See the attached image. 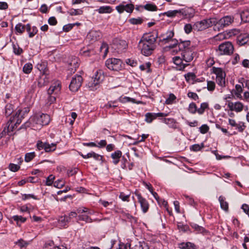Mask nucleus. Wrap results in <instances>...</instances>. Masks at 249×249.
<instances>
[{
	"label": "nucleus",
	"mask_w": 249,
	"mask_h": 249,
	"mask_svg": "<svg viewBox=\"0 0 249 249\" xmlns=\"http://www.w3.org/2000/svg\"><path fill=\"white\" fill-rule=\"evenodd\" d=\"M158 37L156 32L146 33L143 35L139 42V48L142 53L145 56L151 55L156 48V41Z\"/></svg>",
	"instance_id": "1"
},
{
	"label": "nucleus",
	"mask_w": 249,
	"mask_h": 249,
	"mask_svg": "<svg viewBox=\"0 0 249 249\" xmlns=\"http://www.w3.org/2000/svg\"><path fill=\"white\" fill-rule=\"evenodd\" d=\"M33 124H36L37 127H41L48 124L50 121L49 115L46 114H37L32 119Z\"/></svg>",
	"instance_id": "2"
},
{
	"label": "nucleus",
	"mask_w": 249,
	"mask_h": 249,
	"mask_svg": "<svg viewBox=\"0 0 249 249\" xmlns=\"http://www.w3.org/2000/svg\"><path fill=\"white\" fill-rule=\"evenodd\" d=\"M233 49L231 42H225L219 45L217 52L220 55H230L232 53Z\"/></svg>",
	"instance_id": "3"
},
{
	"label": "nucleus",
	"mask_w": 249,
	"mask_h": 249,
	"mask_svg": "<svg viewBox=\"0 0 249 249\" xmlns=\"http://www.w3.org/2000/svg\"><path fill=\"white\" fill-rule=\"evenodd\" d=\"M122 62L120 59L117 58L108 59L106 61V66L109 69L112 71H118L122 69Z\"/></svg>",
	"instance_id": "4"
},
{
	"label": "nucleus",
	"mask_w": 249,
	"mask_h": 249,
	"mask_svg": "<svg viewBox=\"0 0 249 249\" xmlns=\"http://www.w3.org/2000/svg\"><path fill=\"white\" fill-rule=\"evenodd\" d=\"M38 150L44 149L46 152H51L55 150L56 143H52L50 144L48 142H43L41 141H38L36 144Z\"/></svg>",
	"instance_id": "5"
},
{
	"label": "nucleus",
	"mask_w": 249,
	"mask_h": 249,
	"mask_svg": "<svg viewBox=\"0 0 249 249\" xmlns=\"http://www.w3.org/2000/svg\"><path fill=\"white\" fill-rule=\"evenodd\" d=\"M83 78L80 75L73 77L69 86L70 89L73 92L77 91L81 86Z\"/></svg>",
	"instance_id": "6"
},
{
	"label": "nucleus",
	"mask_w": 249,
	"mask_h": 249,
	"mask_svg": "<svg viewBox=\"0 0 249 249\" xmlns=\"http://www.w3.org/2000/svg\"><path fill=\"white\" fill-rule=\"evenodd\" d=\"M212 25L210 19H203L201 21L196 22L193 25V29L196 31H202Z\"/></svg>",
	"instance_id": "7"
},
{
	"label": "nucleus",
	"mask_w": 249,
	"mask_h": 249,
	"mask_svg": "<svg viewBox=\"0 0 249 249\" xmlns=\"http://www.w3.org/2000/svg\"><path fill=\"white\" fill-rule=\"evenodd\" d=\"M174 35V33L173 31H169L167 33V36L165 37H163L161 41L162 42H164L165 43H168L171 41L173 42L174 43L173 45H170L169 47L172 48H177V42H178V41L177 40H174L172 39Z\"/></svg>",
	"instance_id": "8"
},
{
	"label": "nucleus",
	"mask_w": 249,
	"mask_h": 249,
	"mask_svg": "<svg viewBox=\"0 0 249 249\" xmlns=\"http://www.w3.org/2000/svg\"><path fill=\"white\" fill-rule=\"evenodd\" d=\"M101 33L97 31H91L87 36V39L91 42H95L101 37Z\"/></svg>",
	"instance_id": "9"
},
{
	"label": "nucleus",
	"mask_w": 249,
	"mask_h": 249,
	"mask_svg": "<svg viewBox=\"0 0 249 249\" xmlns=\"http://www.w3.org/2000/svg\"><path fill=\"white\" fill-rule=\"evenodd\" d=\"M79 60L75 56H72L69 61V70L71 72H74L79 67Z\"/></svg>",
	"instance_id": "10"
},
{
	"label": "nucleus",
	"mask_w": 249,
	"mask_h": 249,
	"mask_svg": "<svg viewBox=\"0 0 249 249\" xmlns=\"http://www.w3.org/2000/svg\"><path fill=\"white\" fill-rule=\"evenodd\" d=\"M228 106L231 111L234 110L237 112H241L243 110L244 107L243 104L240 102H237L233 103L232 102L229 101Z\"/></svg>",
	"instance_id": "11"
},
{
	"label": "nucleus",
	"mask_w": 249,
	"mask_h": 249,
	"mask_svg": "<svg viewBox=\"0 0 249 249\" xmlns=\"http://www.w3.org/2000/svg\"><path fill=\"white\" fill-rule=\"evenodd\" d=\"M24 113L23 111L20 109H18L13 116V118H11L9 121L11 123H15V125L19 124L21 122V120L23 118V115Z\"/></svg>",
	"instance_id": "12"
},
{
	"label": "nucleus",
	"mask_w": 249,
	"mask_h": 249,
	"mask_svg": "<svg viewBox=\"0 0 249 249\" xmlns=\"http://www.w3.org/2000/svg\"><path fill=\"white\" fill-rule=\"evenodd\" d=\"M136 196H137L138 201L141 204V208L143 213L147 212L149 209V204L147 200L142 197L141 194L138 193H135Z\"/></svg>",
	"instance_id": "13"
},
{
	"label": "nucleus",
	"mask_w": 249,
	"mask_h": 249,
	"mask_svg": "<svg viewBox=\"0 0 249 249\" xmlns=\"http://www.w3.org/2000/svg\"><path fill=\"white\" fill-rule=\"evenodd\" d=\"M181 55L183 60L186 62H191L193 59V53L190 49H186L181 51Z\"/></svg>",
	"instance_id": "14"
},
{
	"label": "nucleus",
	"mask_w": 249,
	"mask_h": 249,
	"mask_svg": "<svg viewBox=\"0 0 249 249\" xmlns=\"http://www.w3.org/2000/svg\"><path fill=\"white\" fill-rule=\"evenodd\" d=\"M116 10L120 13H123L124 11L128 13L132 12L134 9V5L132 4H127L126 5H119L116 7Z\"/></svg>",
	"instance_id": "15"
},
{
	"label": "nucleus",
	"mask_w": 249,
	"mask_h": 249,
	"mask_svg": "<svg viewBox=\"0 0 249 249\" xmlns=\"http://www.w3.org/2000/svg\"><path fill=\"white\" fill-rule=\"evenodd\" d=\"M61 89L60 83L57 81L54 83L49 89L48 93L49 94H57Z\"/></svg>",
	"instance_id": "16"
},
{
	"label": "nucleus",
	"mask_w": 249,
	"mask_h": 249,
	"mask_svg": "<svg viewBox=\"0 0 249 249\" xmlns=\"http://www.w3.org/2000/svg\"><path fill=\"white\" fill-rule=\"evenodd\" d=\"M233 21V18L230 16H226L222 18L219 20V24L221 26L225 27L231 23Z\"/></svg>",
	"instance_id": "17"
},
{
	"label": "nucleus",
	"mask_w": 249,
	"mask_h": 249,
	"mask_svg": "<svg viewBox=\"0 0 249 249\" xmlns=\"http://www.w3.org/2000/svg\"><path fill=\"white\" fill-rule=\"evenodd\" d=\"M25 30L28 33L30 37H33L38 32V30L36 27L33 26L31 28L29 24L26 25Z\"/></svg>",
	"instance_id": "18"
},
{
	"label": "nucleus",
	"mask_w": 249,
	"mask_h": 249,
	"mask_svg": "<svg viewBox=\"0 0 249 249\" xmlns=\"http://www.w3.org/2000/svg\"><path fill=\"white\" fill-rule=\"evenodd\" d=\"M70 221V218L65 215L60 216L58 219V225L59 227H65Z\"/></svg>",
	"instance_id": "19"
},
{
	"label": "nucleus",
	"mask_w": 249,
	"mask_h": 249,
	"mask_svg": "<svg viewBox=\"0 0 249 249\" xmlns=\"http://www.w3.org/2000/svg\"><path fill=\"white\" fill-rule=\"evenodd\" d=\"M178 247L180 249H197L196 246L191 242L180 243Z\"/></svg>",
	"instance_id": "20"
},
{
	"label": "nucleus",
	"mask_w": 249,
	"mask_h": 249,
	"mask_svg": "<svg viewBox=\"0 0 249 249\" xmlns=\"http://www.w3.org/2000/svg\"><path fill=\"white\" fill-rule=\"evenodd\" d=\"M237 40L240 45H243L249 42V36L247 34L240 35L238 36Z\"/></svg>",
	"instance_id": "21"
},
{
	"label": "nucleus",
	"mask_w": 249,
	"mask_h": 249,
	"mask_svg": "<svg viewBox=\"0 0 249 249\" xmlns=\"http://www.w3.org/2000/svg\"><path fill=\"white\" fill-rule=\"evenodd\" d=\"M190 45V41H181L178 43L177 42V46L178 47L179 50L181 51L185 50L186 49H190L189 48Z\"/></svg>",
	"instance_id": "22"
},
{
	"label": "nucleus",
	"mask_w": 249,
	"mask_h": 249,
	"mask_svg": "<svg viewBox=\"0 0 249 249\" xmlns=\"http://www.w3.org/2000/svg\"><path fill=\"white\" fill-rule=\"evenodd\" d=\"M92 78L100 84V83L103 80L104 78L102 71L100 70H97L95 72L94 75Z\"/></svg>",
	"instance_id": "23"
},
{
	"label": "nucleus",
	"mask_w": 249,
	"mask_h": 249,
	"mask_svg": "<svg viewBox=\"0 0 249 249\" xmlns=\"http://www.w3.org/2000/svg\"><path fill=\"white\" fill-rule=\"evenodd\" d=\"M121 156L122 152L120 150H117L111 154V157L114 160L113 163L115 164H117L119 162Z\"/></svg>",
	"instance_id": "24"
},
{
	"label": "nucleus",
	"mask_w": 249,
	"mask_h": 249,
	"mask_svg": "<svg viewBox=\"0 0 249 249\" xmlns=\"http://www.w3.org/2000/svg\"><path fill=\"white\" fill-rule=\"evenodd\" d=\"M177 14H183L182 13V10H175L173 11H168L167 12H164L163 15L164 16H166L168 17H175Z\"/></svg>",
	"instance_id": "25"
},
{
	"label": "nucleus",
	"mask_w": 249,
	"mask_h": 249,
	"mask_svg": "<svg viewBox=\"0 0 249 249\" xmlns=\"http://www.w3.org/2000/svg\"><path fill=\"white\" fill-rule=\"evenodd\" d=\"M99 84L93 78H91V81H89L87 86L91 90H95L99 87Z\"/></svg>",
	"instance_id": "26"
},
{
	"label": "nucleus",
	"mask_w": 249,
	"mask_h": 249,
	"mask_svg": "<svg viewBox=\"0 0 249 249\" xmlns=\"http://www.w3.org/2000/svg\"><path fill=\"white\" fill-rule=\"evenodd\" d=\"M133 249H150V248L147 243L142 241L138 242Z\"/></svg>",
	"instance_id": "27"
},
{
	"label": "nucleus",
	"mask_w": 249,
	"mask_h": 249,
	"mask_svg": "<svg viewBox=\"0 0 249 249\" xmlns=\"http://www.w3.org/2000/svg\"><path fill=\"white\" fill-rule=\"evenodd\" d=\"M117 49L118 51H122L125 49L127 46V44L125 40H120L117 43Z\"/></svg>",
	"instance_id": "28"
},
{
	"label": "nucleus",
	"mask_w": 249,
	"mask_h": 249,
	"mask_svg": "<svg viewBox=\"0 0 249 249\" xmlns=\"http://www.w3.org/2000/svg\"><path fill=\"white\" fill-rule=\"evenodd\" d=\"M225 198L222 196H220L219 197V201L220 203L221 208L227 212L229 209V205L227 202L225 200Z\"/></svg>",
	"instance_id": "29"
},
{
	"label": "nucleus",
	"mask_w": 249,
	"mask_h": 249,
	"mask_svg": "<svg viewBox=\"0 0 249 249\" xmlns=\"http://www.w3.org/2000/svg\"><path fill=\"white\" fill-rule=\"evenodd\" d=\"M242 20L244 22L249 21V9H246L240 14Z\"/></svg>",
	"instance_id": "30"
},
{
	"label": "nucleus",
	"mask_w": 249,
	"mask_h": 249,
	"mask_svg": "<svg viewBox=\"0 0 249 249\" xmlns=\"http://www.w3.org/2000/svg\"><path fill=\"white\" fill-rule=\"evenodd\" d=\"M89 214L87 213V214H80L78 216V220H82L86 222L87 223H91L92 222V219L89 216Z\"/></svg>",
	"instance_id": "31"
},
{
	"label": "nucleus",
	"mask_w": 249,
	"mask_h": 249,
	"mask_svg": "<svg viewBox=\"0 0 249 249\" xmlns=\"http://www.w3.org/2000/svg\"><path fill=\"white\" fill-rule=\"evenodd\" d=\"M25 28L26 25H23L21 23H19L16 25L15 30L18 33L21 34L24 32Z\"/></svg>",
	"instance_id": "32"
},
{
	"label": "nucleus",
	"mask_w": 249,
	"mask_h": 249,
	"mask_svg": "<svg viewBox=\"0 0 249 249\" xmlns=\"http://www.w3.org/2000/svg\"><path fill=\"white\" fill-rule=\"evenodd\" d=\"M86 156L87 158H94L95 160H102V156L98 154H96V153L94 152H91L90 153H88L87 155H86Z\"/></svg>",
	"instance_id": "33"
},
{
	"label": "nucleus",
	"mask_w": 249,
	"mask_h": 249,
	"mask_svg": "<svg viewBox=\"0 0 249 249\" xmlns=\"http://www.w3.org/2000/svg\"><path fill=\"white\" fill-rule=\"evenodd\" d=\"M213 72L216 75V77L225 76V73L223 71L222 69L220 68H213Z\"/></svg>",
	"instance_id": "34"
},
{
	"label": "nucleus",
	"mask_w": 249,
	"mask_h": 249,
	"mask_svg": "<svg viewBox=\"0 0 249 249\" xmlns=\"http://www.w3.org/2000/svg\"><path fill=\"white\" fill-rule=\"evenodd\" d=\"M33 69V65L31 63H28L24 65L23 68V71L27 74L30 73Z\"/></svg>",
	"instance_id": "35"
},
{
	"label": "nucleus",
	"mask_w": 249,
	"mask_h": 249,
	"mask_svg": "<svg viewBox=\"0 0 249 249\" xmlns=\"http://www.w3.org/2000/svg\"><path fill=\"white\" fill-rule=\"evenodd\" d=\"M144 8L147 10L151 11H156L158 9L157 6L153 3H147L145 4L144 6Z\"/></svg>",
	"instance_id": "36"
},
{
	"label": "nucleus",
	"mask_w": 249,
	"mask_h": 249,
	"mask_svg": "<svg viewBox=\"0 0 249 249\" xmlns=\"http://www.w3.org/2000/svg\"><path fill=\"white\" fill-rule=\"evenodd\" d=\"M77 212L78 213H87L88 214H92L93 213L92 211L86 207L79 208L77 210Z\"/></svg>",
	"instance_id": "37"
},
{
	"label": "nucleus",
	"mask_w": 249,
	"mask_h": 249,
	"mask_svg": "<svg viewBox=\"0 0 249 249\" xmlns=\"http://www.w3.org/2000/svg\"><path fill=\"white\" fill-rule=\"evenodd\" d=\"M230 33L231 35L229 36L225 33L219 34L214 37V38L216 40H221L223 39H227L228 36H231V33Z\"/></svg>",
	"instance_id": "38"
},
{
	"label": "nucleus",
	"mask_w": 249,
	"mask_h": 249,
	"mask_svg": "<svg viewBox=\"0 0 249 249\" xmlns=\"http://www.w3.org/2000/svg\"><path fill=\"white\" fill-rule=\"evenodd\" d=\"M14 110L13 106L11 104H8L5 107V115L9 116L12 113Z\"/></svg>",
	"instance_id": "39"
},
{
	"label": "nucleus",
	"mask_w": 249,
	"mask_h": 249,
	"mask_svg": "<svg viewBox=\"0 0 249 249\" xmlns=\"http://www.w3.org/2000/svg\"><path fill=\"white\" fill-rule=\"evenodd\" d=\"M204 145L203 143H201L200 145L198 144H195L191 146L190 149L192 151L196 152L200 150L201 149L204 148Z\"/></svg>",
	"instance_id": "40"
},
{
	"label": "nucleus",
	"mask_w": 249,
	"mask_h": 249,
	"mask_svg": "<svg viewBox=\"0 0 249 249\" xmlns=\"http://www.w3.org/2000/svg\"><path fill=\"white\" fill-rule=\"evenodd\" d=\"M155 119L154 113H147L145 114V121L148 123H150L153 120Z\"/></svg>",
	"instance_id": "41"
},
{
	"label": "nucleus",
	"mask_w": 249,
	"mask_h": 249,
	"mask_svg": "<svg viewBox=\"0 0 249 249\" xmlns=\"http://www.w3.org/2000/svg\"><path fill=\"white\" fill-rule=\"evenodd\" d=\"M99 13H109L111 12V9L109 6H102L98 9Z\"/></svg>",
	"instance_id": "42"
},
{
	"label": "nucleus",
	"mask_w": 249,
	"mask_h": 249,
	"mask_svg": "<svg viewBox=\"0 0 249 249\" xmlns=\"http://www.w3.org/2000/svg\"><path fill=\"white\" fill-rule=\"evenodd\" d=\"M151 66V63L150 62H147L145 64L141 65L140 66V68L141 71H143L146 70L147 72H150L151 70L150 67Z\"/></svg>",
	"instance_id": "43"
},
{
	"label": "nucleus",
	"mask_w": 249,
	"mask_h": 249,
	"mask_svg": "<svg viewBox=\"0 0 249 249\" xmlns=\"http://www.w3.org/2000/svg\"><path fill=\"white\" fill-rule=\"evenodd\" d=\"M176 99L175 95L172 93H170L169 97L167 98L165 101V103L167 105L172 104L174 103V101Z\"/></svg>",
	"instance_id": "44"
},
{
	"label": "nucleus",
	"mask_w": 249,
	"mask_h": 249,
	"mask_svg": "<svg viewBox=\"0 0 249 249\" xmlns=\"http://www.w3.org/2000/svg\"><path fill=\"white\" fill-rule=\"evenodd\" d=\"M193 228H194L196 231H198L200 233H204L206 230L202 227L199 226V225L196 224H193L192 225Z\"/></svg>",
	"instance_id": "45"
},
{
	"label": "nucleus",
	"mask_w": 249,
	"mask_h": 249,
	"mask_svg": "<svg viewBox=\"0 0 249 249\" xmlns=\"http://www.w3.org/2000/svg\"><path fill=\"white\" fill-rule=\"evenodd\" d=\"M225 76L216 77V81L218 85L224 87L225 85Z\"/></svg>",
	"instance_id": "46"
},
{
	"label": "nucleus",
	"mask_w": 249,
	"mask_h": 249,
	"mask_svg": "<svg viewBox=\"0 0 249 249\" xmlns=\"http://www.w3.org/2000/svg\"><path fill=\"white\" fill-rule=\"evenodd\" d=\"M188 110L192 114L195 113L196 111L197 112V107L196 104L194 103H191L189 105Z\"/></svg>",
	"instance_id": "47"
},
{
	"label": "nucleus",
	"mask_w": 249,
	"mask_h": 249,
	"mask_svg": "<svg viewBox=\"0 0 249 249\" xmlns=\"http://www.w3.org/2000/svg\"><path fill=\"white\" fill-rule=\"evenodd\" d=\"M69 14L71 16L81 15L83 14V11L81 9H71L70 10Z\"/></svg>",
	"instance_id": "48"
},
{
	"label": "nucleus",
	"mask_w": 249,
	"mask_h": 249,
	"mask_svg": "<svg viewBox=\"0 0 249 249\" xmlns=\"http://www.w3.org/2000/svg\"><path fill=\"white\" fill-rule=\"evenodd\" d=\"M13 219L14 220L16 221L17 222V224H18L19 222L23 223L26 220V218L23 217L21 216L18 215H14L13 216Z\"/></svg>",
	"instance_id": "49"
},
{
	"label": "nucleus",
	"mask_w": 249,
	"mask_h": 249,
	"mask_svg": "<svg viewBox=\"0 0 249 249\" xmlns=\"http://www.w3.org/2000/svg\"><path fill=\"white\" fill-rule=\"evenodd\" d=\"M208 107V104L207 103H203L201 104L200 107L197 109V112L199 114L203 113L205 109Z\"/></svg>",
	"instance_id": "50"
},
{
	"label": "nucleus",
	"mask_w": 249,
	"mask_h": 249,
	"mask_svg": "<svg viewBox=\"0 0 249 249\" xmlns=\"http://www.w3.org/2000/svg\"><path fill=\"white\" fill-rule=\"evenodd\" d=\"M35 157V152L27 153L25 156V160L26 162L30 161Z\"/></svg>",
	"instance_id": "51"
},
{
	"label": "nucleus",
	"mask_w": 249,
	"mask_h": 249,
	"mask_svg": "<svg viewBox=\"0 0 249 249\" xmlns=\"http://www.w3.org/2000/svg\"><path fill=\"white\" fill-rule=\"evenodd\" d=\"M117 249H132L131 248V244L130 243H120L119 245V248Z\"/></svg>",
	"instance_id": "52"
},
{
	"label": "nucleus",
	"mask_w": 249,
	"mask_h": 249,
	"mask_svg": "<svg viewBox=\"0 0 249 249\" xmlns=\"http://www.w3.org/2000/svg\"><path fill=\"white\" fill-rule=\"evenodd\" d=\"M215 83L212 81H207V89L209 91H213L215 89Z\"/></svg>",
	"instance_id": "53"
},
{
	"label": "nucleus",
	"mask_w": 249,
	"mask_h": 249,
	"mask_svg": "<svg viewBox=\"0 0 249 249\" xmlns=\"http://www.w3.org/2000/svg\"><path fill=\"white\" fill-rule=\"evenodd\" d=\"M20 166L17 164L10 163L9 165V169L12 172H17L19 170Z\"/></svg>",
	"instance_id": "54"
},
{
	"label": "nucleus",
	"mask_w": 249,
	"mask_h": 249,
	"mask_svg": "<svg viewBox=\"0 0 249 249\" xmlns=\"http://www.w3.org/2000/svg\"><path fill=\"white\" fill-rule=\"evenodd\" d=\"M16 244L18 245L20 248H22L27 246L28 244L26 241L22 239H19L16 242Z\"/></svg>",
	"instance_id": "55"
},
{
	"label": "nucleus",
	"mask_w": 249,
	"mask_h": 249,
	"mask_svg": "<svg viewBox=\"0 0 249 249\" xmlns=\"http://www.w3.org/2000/svg\"><path fill=\"white\" fill-rule=\"evenodd\" d=\"M129 22L132 24H140L142 23V20L141 18H133L129 19Z\"/></svg>",
	"instance_id": "56"
},
{
	"label": "nucleus",
	"mask_w": 249,
	"mask_h": 249,
	"mask_svg": "<svg viewBox=\"0 0 249 249\" xmlns=\"http://www.w3.org/2000/svg\"><path fill=\"white\" fill-rule=\"evenodd\" d=\"M54 179V177L52 175H50L46 179V184L47 185H51L53 182V180Z\"/></svg>",
	"instance_id": "57"
},
{
	"label": "nucleus",
	"mask_w": 249,
	"mask_h": 249,
	"mask_svg": "<svg viewBox=\"0 0 249 249\" xmlns=\"http://www.w3.org/2000/svg\"><path fill=\"white\" fill-rule=\"evenodd\" d=\"M209 129V126L207 124H203L199 127V130L202 134H205Z\"/></svg>",
	"instance_id": "58"
},
{
	"label": "nucleus",
	"mask_w": 249,
	"mask_h": 249,
	"mask_svg": "<svg viewBox=\"0 0 249 249\" xmlns=\"http://www.w3.org/2000/svg\"><path fill=\"white\" fill-rule=\"evenodd\" d=\"M13 49L15 53L16 54H20L22 52V49L18 45H13Z\"/></svg>",
	"instance_id": "59"
},
{
	"label": "nucleus",
	"mask_w": 249,
	"mask_h": 249,
	"mask_svg": "<svg viewBox=\"0 0 249 249\" xmlns=\"http://www.w3.org/2000/svg\"><path fill=\"white\" fill-rule=\"evenodd\" d=\"M185 76L186 80L188 81L191 80H193L196 78V75L193 73H188Z\"/></svg>",
	"instance_id": "60"
},
{
	"label": "nucleus",
	"mask_w": 249,
	"mask_h": 249,
	"mask_svg": "<svg viewBox=\"0 0 249 249\" xmlns=\"http://www.w3.org/2000/svg\"><path fill=\"white\" fill-rule=\"evenodd\" d=\"M193 29V26L190 24H187L184 26V30L186 33L189 34Z\"/></svg>",
	"instance_id": "61"
},
{
	"label": "nucleus",
	"mask_w": 249,
	"mask_h": 249,
	"mask_svg": "<svg viewBox=\"0 0 249 249\" xmlns=\"http://www.w3.org/2000/svg\"><path fill=\"white\" fill-rule=\"evenodd\" d=\"M119 197L122 199L124 201H128V198L129 197V195H125L123 192L121 193L119 195Z\"/></svg>",
	"instance_id": "62"
},
{
	"label": "nucleus",
	"mask_w": 249,
	"mask_h": 249,
	"mask_svg": "<svg viewBox=\"0 0 249 249\" xmlns=\"http://www.w3.org/2000/svg\"><path fill=\"white\" fill-rule=\"evenodd\" d=\"M64 184V182L62 180H58L55 181L53 185L55 187L60 188L63 186Z\"/></svg>",
	"instance_id": "63"
},
{
	"label": "nucleus",
	"mask_w": 249,
	"mask_h": 249,
	"mask_svg": "<svg viewBox=\"0 0 249 249\" xmlns=\"http://www.w3.org/2000/svg\"><path fill=\"white\" fill-rule=\"evenodd\" d=\"M242 209L243 210V211L249 216V206L247 204H244L242 205Z\"/></svg>",
	"instance_id": "64"
}]
</instances>
